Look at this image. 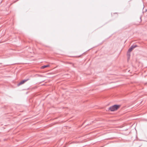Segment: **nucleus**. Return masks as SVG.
<instances>
[{
  "instance_id": "nucleus-5",
  "label": "nucleus",
  "mask_w": 147,
  "mask_h": 147,
  "mask_svg": "<svg viewBox=\"0 0 147 147\" xmlns=\"http://www.w3.org/2000/svg\"><path fill=\"white\" fill-rule=\"evenodd\" d=\"M130 52H128H128L127 53V56L129 57L128 58V59H129V57L130 56Z\"/></svg>"
},
{
  "instance_id": "nucleus-3",
  "label": "nucleus",
  "mask_w": 147,
  "mask_h": 147,
  "mask_svg": "<svg viewBox=\"0 0 147 147\" xmlns=\"http://www.w3.org/2000/svg\"><path fill=\"white\" fill-rule=\"evenodd\" d=\"M137 46L136 45L131 46V47L129 49L128 51V52H130L134 48H135Z\"/></svg>"
},
{
  "instance_id": "nucleus-2",
  "label": "nucleus",
  "mask_w": 147,
  "mask_h": 147,
  "mask_svg": "<svg viewBox=\"0 0 147 147\" xmlns=\"http://www.w3.org/2000/svg\"><path fill=\"white\" fill-rule=\"evenodd\" d=\"M29 80V78H27L26 79H25V80H24L22 81H21V82H20L18 84V86L20 85L21 84H22L24 83L25 82Z\"/></svg>"
},
{
  "instance_id": "nucleus-4",
  "label": "nucleus",
  "mask_w": 147,
  "mask_h": 147,
  "mask_svg": "<svg viewBox=\"0 0 147 147\" xmlns=\"http://www.w3.org/2000/svg\"><path fill=\"white\" fill-rule=\"evenodd\" d=\"M49 66V65H43V66L41 67V68H42V69H44V68H45L46 67H48Z\"/></svg>"
},
{
  "instance_id": "nucleus-1",
  "label": "nucleus",
  "mask_w": 147,
  "mask_h": 147,
  "mask_svg": "<svg viewBox=\"0 0 147 147\" xmlns=\"http://www.w3.org/2000/svg\"><path fill=\"white\" fill-rule=\"evenodd\" d=\"M120 107L119 105H115L110 107L109 109L111 111H114L117 110Z\"/></svg>"
}]
</instances>
